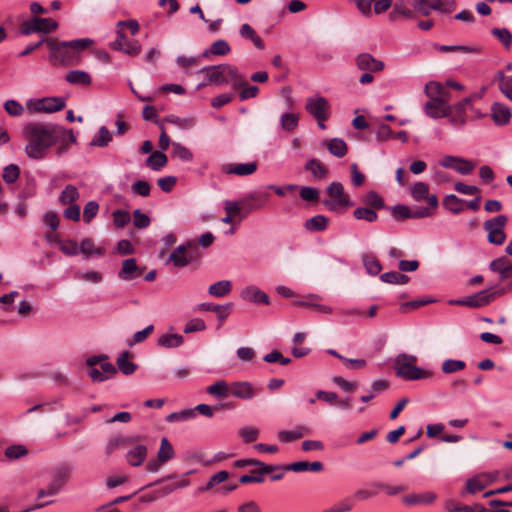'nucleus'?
<instances>
[{
  "label": "nucleus",
  "instance_id": "obj_1",
  "mask_svg": "<svg viewBox=\"0 0 512 512\" xmlns=\"http://www.w3.org/2000/svg\"><path fill=\"white\" fill-rule=\"evenodd\" d=\"M23 134L28 140L25 152L32 159H41L49 147L64 140L66 129L52 123L30 122L24 126Z\"/></svg>",
  "mask_w": 512,
  "mask_h": 512
},
{
  "label": "nucleus",
  "instance_id": "obj_2",
  "mask_svg": "<svg viewBox=\"0 0 512 512\" xmlns=\"http://www.w3.org/2000/svg\"><path fill=\"white\" fill-rule=\"evenodd\" d=\"M46 44L50 50L49 61L53 66H73L79 64L83 51L93 44V40L80 38L71 41H58L48 38Z\"/></svg>",
  "mask_w": 512,
  "mask_h": 512
},
{
  "label": "nucleus",
  "instance_id": "obj_3",
  "mask_svg": "<svg viewBox=\"0 0 512 512\" xmlns=\"http://www.w3.org/2000/svg\"><path fill=\"white\" fill-rule=\"evenodd\" d=\"M198 74L204 75V81L198 85L199 88L208 85L220 86L229 82L233 83L234 88L246 84L245 77L239 73L236 66L231 64L206 66L201 68Z\"/></svg>",
  "mask_w": 512,
  "mask_h": 512
},
{
  "label": "nucleus",
  "instance_id": "obj_4",
  "mask_svg": "<svg viewBox=\"0 0 512 512\" xmlns=\"http://www.w3.org/2000/svg\"><path fill=\"white\" fill-rule=\"evenodd\" d=\"M417 357L406 353L397 355L394 361L396 375L405 380H419L431 376V373L415 365Z\"/></svg>",
  "mask_w": 512,
  "mask_h": 512
},
{
  "label": "nucleus",
  "instance_id": "obj_5",
  "mask_svg": "<svg viewBox=\"0 0 512 512\" xmlns=\"http://www.w3.org/2000/svg\"><path fill=\"white\" fill-rule=\"evenodd\" d=\"M329 199H323L322 203L330 211H338L341 207H350L352 202L345 194L344 187L340 182H332L325 190Z\"/></svg>",
  "mask_w": 512,
  "mask_h": 512
},
{
  "label": "nucleus",
  "instance_id": "obj_6",
  "mask_svg": "<svg viewBox=\"0 0 512 512\" xmlns=\"http://www.w3.org/2000/svg\"><path fill=\"white\" fill-rule=\"evenodd\" d=\"M508 218L506 215H497L496 217L486 220L483 223V228L487 231V240L494 245H501L505 242L506 234L504 228L507 224Z\"/></svg>",
  "mask_w": 512,
  "mask_h": 512
},
{
  "label": "nucleus",
  "instance_id": "obj_7",
  "mask_svg": "<svg viewBox=\"0 0 512 512\" xmlns=\"http://www.w3.org/2000/svg\"><path fill=\"white\" fill-rule=\"evenodd\" d=\"M57 27V22L50 18L33 17L24 21L20 25L19 32L25 36L31 35L33 33L47 34L56 30Z\"/></svg>",
  "mask_w": 512,
  "mask_h": 512
},
{
  "label": "nucleus",
  "instance_id": "obj_8",
  "mask_svg": "<svg viewBox=\"0 0 512 512\" xmlns=\"http://www.w3.org/2000/svg\"><path fill=\"white\" fill-rule=\"evenodd\" d=\"M305 109L316 120H327L329 118L330 104L325 97L307 98Z\"/></svg>",
  "mask_w": 512,
  "mask_h": 512
},
{
  "label": "nucleus",
  "instance_id": "obj_9",
  "mask_svg": "<svg viewBox=\"0 0 512 512\" xmlns=\"http://www.w3.org/2000/svg\"><path fill=\"white\" fill-rule=\"evenodd\" d=\"M505 293V289H499L496 291L482 290L467 297H464V301L466 302L467 307L471 308H481L492 301H494L497 297H500Z\"/></svg>",
  "mask_w": 512,
  "mask_h": 512
},
{
  "label": "nucleus",
  "instance_id": "obj_10",
  "mask_svg": "<svg viewBox=\"0 0 512 512\" xmlns=\"http://www.w3.org/2000/svg\"><path fill=\"white\" fill-rule=\"evenodd\" d=\"M110 46L112 49L121 51L130 56H137L141 52V45L138 41L129 40L121 29L117 30V38Z\"/></svg>",
  "mask_w": 512,
  "mask_h": 512
},
{
  "label": "nucleus",
  "instance_id": "obj_11",
  "mask_svg": "<svg viewBox=\"0 0 512 512\" xmlns=\"http://www.w3.org/2000/svg\"><path fill=\"white\" fill-rule=\"evenodd\" d=\"M424 111L430 118L437 119L451 115L452 107L445 98L433 99L425 103Z\"/></svg>",
  "mask_w": 512,
  "mask_h": 512
},
{
  "label": "nucleus",
  "instance_id": "obj_12",
  "mask_svg": "<svg viewBox=\"0 0 512 512\" xmlns=\"http://www.w3.org/2000/svg\"><path fill=\"white\" fill-rule=\"evenodd\" d=\"M269 194L264 192H253L241 199V205L246 217L254 210L261 209L268 201Z\"/></svg>",
  "mask_w": 512,
  "mask_h": 512
},
{
  "label": "nucleus",
  "instance_id": "obj_13",
  "mask_svg": "<svg viewBox=\"0 0 512 512\" xmlns=\"http://www.w3.org/2000/svg\"><path fill=\"white\" fill-rule=\"evenodd\" d=\"M65 107V101L60 97H47L30 103L29 108L35 112L52 113L62 110Z\"/></svg>",
  "mask_w": 512,
  "mask_h": 512
},
{
  "label": "nucleus",
  "instance_id": "obj_14",
  "mask_svg": "<svg viewBox=\"0 0 512 512\" xmlns=\"http://www.w3.org/2000/svg\"><path fill=\"white\" fill-rule=\"evenodd\" d=\"M437 494L433 491H423L420 493H412L402 498V502L406 506H418V505H432L436 499Z\"/></svg>",
  "mask_w": 512,
  "mask_h": 512
},
{
  "label": "nucleus",
  "instance_id": "obj_15",
  "mask_svg": "<svg viewBox=\"0 0 512 512\" xmlns=\"http://www.w3.org/2000/svg\"><path fill=\"white\" fill-rule=\"evenodd\" d=\"M143 272L144 268L137 265L136 259L129 258L122 262V267L118 272V278L124 281H131L140 277Z\"/></svg>",
  "mask_w": 512,
  "mask_h": 512
},
{
  "label": "nucleus",
  "instance_id": "obj_16",
  "mask_svg": "<svg viewBox=\"0 0 512 512\" xmlns=\"http://www.w3.org/2000/svg\"><path fill=\"white\" fill-rule=\"evenodd\" d=\"M358 69L369 72H379L384 69V63L369 53H361L356 57Z\"/></svg>",
  "mask_w": 512,
  "mask_h": 512
},
{
  "label": "nucleus",
  "instance_id": "obj_17",
  "mask_svg": "<svg viewBox=\"0 0 512 512\" xmlns=\"http://www.w3.org/2000/svg\"><path fill=\"white\" fill-rule=\"evenodd\" d=\"M140 436H123L118 435L108 440L105 451L107 455H110L119 448H126L140 441Z\"/></svg>",
  "mask_w": 512,
  "mask_h": 512
},
{
  "label": "nucleus",
  "instance_id": "obj_18",
  "mask_svg": "<svg viewBox=\"0 0 512 512\" xmlns=\"http://www.w3.org/2000/svg\"><path fill=\"white\" fill-rule=\"evenodd\" d=\"M196 259L193 253H187L184 245L178 246L169 256L168 262H172L175 267L182 268L189 265Z\"/></svg>",
  "mask_w": 512,
  "mask_h": 512
},
{
  "label": "nucleus",
  "instance_id": "obj_19",
  "mask_svg": "<svg viewBox=\"0 0 512 512\" xmlns=\"http://www.w3.org/2000/svg\"><path fill=\"white\" fill-rule=\"evenodd\" d=\"M258 392L249 382H235L230 386V394L243 400L253 398Z\"/></svg>",
  "mask_w": 512,
  "mask_h": 512
},
{
  "label": "nucleus",
  "instance_id": "obj_20",
  "mask_svg": "<svg viewBox=\"0 0 512 512\" xmlns=\"http://www.w3.org/2000/svg\"><path fill=\"white\" fill-rule=\"evenodd\" d=\"M241 297L245 301H250L256 304L268 305L269 296L255 286H248L241 291Z\"/></svg>",
  "mask_w": 512,
  "mask_h": 512
},
{
  "label": "nucleus",
  "instance_id": "obj_21",
  "mask_svg": "<svg viewBox=\"0 0 512 512\" xmlns=\"http://www.w3.org/2000/svg\"><path fill=\"white\" fill-rule=\"evenodd\" d=\"M258 164L255 161L248 163L228 164L223 167V171L227 174H235L237 176H247L253 174L257 170Z\"/></svg>",
  "mask_w": 512,
  "mask_h": 512
},
{
  "label": "nucleus",
  "instance_id": "obj_22",
  "mask_svg": "<svg viewBox=\"0 0 512 512\" xmlns=\"http://www.w3.org/2000/svg\"><path fill=\"white\" fill-rule=\"evenodd\" d=\"M148 449L143 444H137L126 453V461L133 467L141 466L147 458Z\"/></svg>",
  "mask_w": 512,
  "mask_h": 512
},
{
  "label": "nucleus",
  "instance_id": "obj_23",
  "mask_svg": "<svg viewBox=\"0 0 512 512\" xmlns=\"http://www.w3.org/2000/svg\"><path fill=\"white\" fill-rule=\"evenodd\" d=\"M491 118L496 125H506L511 118L510 109L502 103L495 102L491 106Z\"/></svg>",
  "mask_w": 512,
  "mask_h": 512
},
{
  "label": "nucleus",
  "instance_id": "obj_24",
  "mask_svg": "<svg viewBox=\"0 0 512 512\" xmlns=\"http://www.w3.org/2000/svg\"><path fill=\"white\" fill-rule=\"evenodd\" d=\"M489 268L494 272H498L501 280H505L512 275V264L506 257L494 259L490 263Z\"/></svg>",
  "mask_w": 512,
  "mask_h": 512
},
{
  "label": "nucleus",
  "instance_id": "obj_25",
  "mask_svg": "<svg viewBox=\"0 0 512 512\" xmlns=\"http://www.w3.org/2000/svg\"><path fill=\"white\" fill-rule=\"evenodd\" d=\"M235 466L238 468H243L246 466H257L258 469L253 470V472H259L261 474H269L273 471H276L279 467L274 465H267L264 462L257 459H240L235 462Z\"/></svg>",
  "mask_w": 512,
  "mask_h": 512
},
{
  "label": "nucleus",
  "instance_id": "obj_26",
  "mask_svg": "<svg viewBox=\"0 0 512 512\" xmlns=\"http://www.w3.org/2000/svg\"><path fill=\"white\" fill-rule=\"evenodd\" d=\"M305 170L309 171L316 180L325 179L328 175V168L320 160L315 158L306 162Z\"/></svg>",
  "mask_w": 512,
  "mask_h": 512
},
{
  "label": "nucleus",
  "instance_id": "obj_27",
  "mask_svg": "<svg viewBox=\"0 0 512 512\" xmlns=\"http://www.w3.org/2000/svg\"><path fill=\"white\" fill-rule=\"evenodd\" d=\"M71 473L72 467L67 464H62L54 470L51 482L62 489L64 485L69 481Z\"/></svg>",
  "mask_w": 512,
  "mask_h": 512
},
{
  "label": "nucleus",
  "instance_id": "obj_28",
  "mask_svg": "<svg viewBox=\"0 0 512 512\" xmlns=\"http://www.w3.org/2000/svg\"><path fill=\"white\" fill-rule=\"evenodd\" d=\"M65 80L72 85L81 86H88L92 82L91 76L83 70L69 71L65 76Z\"/></svg>",
  "mask_w": 512,
  "mask_h": 512
},
{
  "label": "nucleus",
  "instance_id": "obj_29",
  "mask_svg": "<svg viewBox=\"0 0 512 512\" xmlns=\"http://www.w3.org/2000/svg\"><path fill=\"white\" fill-rule=\"evenodd\" d=\"M233 308V304L232 303H227L225 305H215V304H212V303H202L199 305V309L200 310H203V311H212V313H217L218 314V319L220 321H223L225 320L231 310Z\"/></svg>",
  "mask_w": 512,
  "mask_h": 512
},
{
  "label": "nucleus",
  "instance_id": "obj_30",
  "mask_svg": "<svg viewBox=\"0 0 512 512\" xmlns=\"http://www.w3.org/2000/svg\"><path fill=\"white\" fill-rule=\"evenodd\" d=\"M320 297L316 294H309L306 299L298 300L294 302V306L297 307H311L320 313L330 314L332 312L331 307L321 304H316L314 300H318Z\"/></svg>",
  "mask_w": 512,
  "mask_h": 512
},
{
  "label": "nucleus",
  "instance_id": "obj_31",
  "mask_svg": "<svg viewBox=\"0 0 512 512\" xmlns=\"http://www.w3.org/2000/svg\"><path fill=\"white\" fill-rule=\"evenodd\" d=\"M310 433V429L305 426H298L293 430H282L278 432V439L281 442H291Z\"/></svg>",
  "mask_w": 512,
  "mask_h": 512
},
{
  "label": "nucleus",
  "instance_id": "obj_32",
  "mask_svg": "<svg viewBox=\"0 0 512 512\" xmlns=\"http://www.w3.org/2000/svg\"><path fill=\"white\" fill-rule=\"evenodd\" d=\"M425 94L433 99H448L449 92L439 83L435 81H431L425 86Z\"/></svg>",
  "mask_w": 512,
  "mask_h": 512
},
{
  "label": "nucleus",
  "instance_id": "obj_33",
  "mask_svg": "<svg viewBox=\"0 0 512 512\" xmlns=\"http://www.w3.org/2000/svg\"><path fill=\"white\" fill-rule=\"evenodd\" d=\"M326 147L330 154L338 158L344 157L348 151L346 142L341 138H333L327 141Z\"/></svg>",
  "mask_w": 512,
  "mask_h": 512
},
{
  "label": "nucleus",
  "instance_id": "obj_34",
  "mask_svg": "<svg viewBox=\"0 0 512 512\" xmlns=\"http://www.w3.org/2000/svg\"><path fill=\"white\" fill-rule=\"evenodd\" d=\"M79 253L83 254L85 259H88L92 255L103 256L105 251L101 247H95L92 239L85 238L79 245Z\"/></svg>",
  "mask_w": 512,
  "mask_h": 512
},
{
  "label": "nucleus",
  "instance_id": "obj_35",
  "mask_svg": "<svg viewBox=\"0 0 512 512\" xmlns=\"http://www.w3.org/2000/svg\"><path fill=\"white\" fill-rule=\"evenodd\" d=\"M131 354L129 351H123L117 358V366L124 375H131L135 372L137 365L129 361Z\"/></svg>",
  "mask_w": 512,
  "mask_h": 512
},
{
  "label": "nucleus",
  "instance_id": "obj_36",
  "mask_svg": "<svg viewBox=\"0 0 512 512\" xmlns=\"http://www.w3.org/2000/svg\"><path fill=\"white\" fill-rule=\"evenodd\" d=\"M240 36L245 39H249L253 42L256 48L264 49L265 44L263 40L257 35L256 31L247 23L240 27Z\"/></svg>",
  "mask_w": 512,
  "mask_h": 512
},
{
  "label": "nucleus",
  "instance_id": "obj_37",
  "mask_svg": "<svg viewBox=\"0 0 512 512\" xmlns=\"http://www.w3.org/2000/svg\"><path fill=\"white\" fill-rule=\"evenodd\" d=\"M232 284L229 280H221L209 286L208 292L214 297H224L231 292Z\"/></svg>",
  "mask_w": 512,
  "mask_h": 512
},
{
  "label": "nucleus",
  "instance_id": "obj_38",
  "mask_svg": "<svg viewBox=\"0 0 512 512\" xmlns=\"http://www.w3.org/2000/svg\"><path fill=\"white\" fill-rule=\"evenodd\" d=\"M328 218L324 215H316L305 221V228L308 231H324L328 225Z\"/></svg>",
  "mask_w": 512,
  "mask_h": 512
},
{
  "label": "nucleus",
  "instance_id": "obj_39",
  "mask_svg": "<svg viewBox=\"0 0 512 512\" xmlns=\"http://www.w3.org/2000/svg\"><path fill=\"white\" fill-rule=\"evenodd\" d=\"M231 51L230 45L226 40L219 39L211 44L208 50L203 53V56L207 57L209 54L216 56L227 55Z\"/></svg>",
  "mask_w": 512,
  "mask_h": 512
},
{
  "label": "nucleus",
  "instance_id": "obj_40",
  "mask_svg": "<svg viewBox=\"0 0 512 512\" xmlns=\"http://www.w3.org/2000/svg\"><path fill=\"white\" fill-rule=\"evenodd\" d=\"M167 164V156L160 152L154 151L146 159V165L154 171H160Z\"/></svg>",
  "mask_w": 512,
  "mask_h": 512
},
{
  "label": "nucleus",
  "instance_id": "obj_41",
  "mask_svg": "<svg viewBox=\"0 0 512 512\" xmlns=\"http://www.w3.org/2000/svg\"><path fill=\"white\" fill-rule=\"evenodd\" d=\"M184 342V338L180 334H163L158 338V345L165 348H175Z\"/></svg>",
  "mask_w": 512,
  "mask_h": 512
},
{
  "label": "nucleus",
  "instance_id": "obj_42",
  "mask_svg": "<svg viewBox=\"0 0 512 512\" xmlns=\"http://www.w3.org/2000/svg\"><path fill=\"white\" fill-rule=\"evenodd\" d=\"M78 189L73 185H67L59 195L58 201L61 205L72 204L79 198Z\"/></svg>",
  "mask_w": 512,
  "mask_h": 512
},
{
  "label": "nucleus",
  "instance_id": "obj_43",
  "mask_svg": "<svg viewBox=\"0 0 512 512\" xmlns=\"http://www.w3.org/2000/svg\"><path fill=\"white\" fill-rule=\"evenodd\" d=\"M174 456L175 452L173 446L166 437H163L160 442V448L157 452V457L160 459V461H164L166 463L173 459Z\"/></svg>",
  "mask_w": 512,
  "mask_h": 512
},
{
  "label": "nucleus",
  "instance_id": "obj_44",
  "mask_svg": "<svg viewBox=\"0 0 512 512\" xmlns=\"http://www.w3.org/2000/svg\"><path fill=\"white\" fill-rule=\"evenodd\" d=\"M112 140V135L106 126H101L98 133L90 142L91 146L106 147Z\"/></svg>",
  "mask_w": 512,
  "mask_h": 512
},
{
  "label": "nucleus",
  "instance_id": "obj_45",
  "mask_svg": "<svg viewBox=\"0 0 512 512\" xmlns=\"http://www.w3.org/2000/svg\"><path fill=\"white\" fill-rule=\"evenodd\" d=\"M437 49L440 52H461V53H480V48L477 46H468V45H437Z\"/></svg>",
  "mask_w": 512,
  "mask_h": 512
},
{
  "label": "nucleus",
  "instance_id": "obj_46",
  "mask_svg": "<svg viewBox=\"0 0 512 512\" xmlns=\"http://www.w3.org/2000/svg\"><path fill=\"white\" fill-rule=\"evenodd\" d=\"M491 34L504 46L510 49L512 45V33L507 28H493Z\"/></svg>",
  "mask_w": 512,
  "mask_h": 512
},
{
  "label": "nucleus",
  "instance_id": "obj_47",
  "mask_svg": "<svg viewBox=\"0 0 512 512\" xmlns=\"http://www.w3.org/2000/svg\"><path fill=\"white\" fill-rule=\"evenodd\" d=\"M362 202L367 205V207L375 210V209H381L385 207L383 199L379 196L378 193L375 191H369L367 192L363 198Z\"/></svg>",
  "mask_w": 512,
  "mask_h": 512
},
{
  "label": "nucleus",
  "instance_id": "obj_48",
  "mask_svg": "<svg viewBox=\"0 0 512 512\" xmlns=\"http://www.w3.org/2000/svg\"><path fill=\"white\" fill-rule=\"evenodd\" d=\"M207 393L218 398H223L229 395L230 387H228L224 380H220L208 386Z\"/></svg>",
  "mask_w": 512,
  "mask_h": 512
},
{
  "label": "nucleus",
  "instance_id": "obj_49",
  "mask_svg": "<svg viewBox=\"0 0 512 512\" xmlns=\"http://www.w3.org/2000/svg\"><path fill=\"white\" fill-rule=\"evenodd\" d=\"M353 216L357 220H365L369 223H373L378 219V214L375 210L369 207H358L353 211Z\"/></svg>",
  "mask_w": 512,
  "mask_h": 512
},
{
  "label": "nucleus",
  "instance_id": "obj_50",
  "mask_svg": "<svg viewBox=\"0 0 512 512\" xmlns=\"http://www.w3.org/2000/svg\"><path fill=\"white\" fill-rule=\"evenodd\" d=\"M463 200L454 194L447 195L443 200V206L453 214H459L463 211Z\"/></svg>",
  "mask_w": 512,
  "mask_h": 512
},
{
  "label": "nucleus",
  "instance_id": "obj_51",
  "mask_svg": "<svg viewBox=\"0 0 512 512\" xmlns=\"http://www.w3.org/2000/svg\"><path fill=\"white\" fill-rule=\"evenodd\" d=\"M299 122V116L295 113H284L280 117V125L287 132L293 131Z\"/></svg>",
  "mask_w": 512,
  "mask_h": 512
},
{
  "label": "nucleus",
  "instance_id": "obj_52",
  "mask_svg": "<svg viewBox=\"0 0 512 512\" xmlns=\"http://www.w3.org/2000/svg\"><path fill=\"white\" fill-rule=\"evenodd\" d=\"M172 155L186 162L193 160V153L181 143H172Z\"/></svg>",
  "mask_w": 512,
  "mask_h": 512
},
{
  "label": "nucleus",
  "instance_id": "obj_53",
  "mask_svg": "<svg viewBox=\"0 0 512 512\" xmlns=\"http://www.w3.org/2000/svg\"><path fill=\"white\" fill-rule=\"evenodd\" d=\"M484 476H475L466 481V493L475 494L482 491L486 486L487 482L483 480Z\"/></svg>",
  "mask_w": 512,
  "mask_h": 512
},
{
  "label": "nucleus",
  "instance_id": "obj_54",
  "mask_svg": "<svg viewBox=\"0 0 512 512\" xmlns=\"http://www.w3.org/2000/svg\"><path fill=\"white\" fill-rule=\"evenodd\" d=\"M371 487L383 490L388 496H394L406 491V487L403 485H390L383 482H373L371 483Z\"/></svg>",
  "mask_w": 512,
  "mask_h": 512
},
{
  "label": "nucleus",
  "instance_id": "obj_55",
  "mask_svg": "<svg viewBox=\"0 0 512 512\" xmlns=\"http://www.w3.org/2000/svg\"><path fill=\"white\" fill-rule=\"evenodd\" d=\"M362 260H363V264H364L367 272L370 275L376 276L382 270V266H381L380 262L375 257H373L371 255H364L362 257Z\"/></svg>",
  "mask_w": 512,
  "mask_h": 512
},
{
  "label": "nucleus",
  "instance_id": "obj_56",
  "mask_svg": "<svg viewBox=\"0 0 512 512\" xmlns=\"http://www.w3.org/2000/svg\"><path fill=\"white\" fill-rule=\"evenodd\" d=\"M465 366L462 360L447 359L442 363L441 370L445 374H451L463 370Z\"/></svg>",
  "mask_w": 512,
  "mask_h": 512
},
{
  "label": "nucleus",
  "instance_id": "obj_57",
  "mask_svg": "<svg viewBox=\"0 0 512 512\" xmlns=\"http://www.w3.org/2000/svg\"><path fill=\"white\" fill-rule=\"evenodd\" d=\"M57 244L59 245V249L67 256H76L79 254V245L75 240H66L61 241L57 240Z\"/></svg>",
  "mask_w": 512,
  "mask_h": 512
},
{
  "label": "nucleus",
  "instance_id": "obj_58",
  "mask_svg": "<svg viewBox=\"0 0 512 512\" xmlns=\"http://www.w3.org/2000/svg\"><path fill=\"white\" fill-rule=\"evenodd\" d=\"M225 212L234 217H239L240 219L245 218L244 212L241 205V200L239 201H230L227 200L224 203Z\"/></svg>",
  "mask_w": 512,
  "mask_h": 512
},
{
  "label": "nucleus",
  "instance_id": "obj_59",
  "mask_svg": "<svg viewBox=\"0 0 512 512\" xmlns=\"http://www.w3.org/2000/svg\"><path fill=\"white\" fill-rule=\"evenodd\" d=\"M429 193V186L424 182H416L411 188V196L416 201H422Z\"/></svg>",
  "mask_w": 512,
  "mask_h": 512
},
{
  "label": "nucleus",
  "instance_id": "obj_60",
  "mask_svg": "<svg viewBox=\"0 0 512 512\" xmlns=\"http://www.w3.org/2000/svg\"><path fill=\"white\" fill-rule=\"evenodd\" d=\"M395 15H401L406 18H412L413 12L405 5L403 0H395L393 10L390 13V18L393 19Z\"/></svg>",
  "mask_w": 512,
  "mask_h": 512
},
{
  "label": "nucleus",
  "instance_id": "obj_61",
  "mask_svg": "<svg viewBox=\"0 0 512 512\" xmlns=\"http://www.w3.org/2000/svg\"><path fill=\"white\" fill-rule=\"evenodd\" d=\"M392 216L397 221L411 218V208L406 205L398 204L389 208Z\"/></svg>",
  "mask_w": 512,
  "mask_h": 512
},
{
  "label": "nucleus",
  "instance_id": "obj_62",
  "mask_svg": "<svg viewBox=\"0 0 512 512\" xmlns=\"http://www.w3.org/2000/svg\"><path fill=\"white\" fill-rule=\"evenodd\" d=\"M20 175V169L15 164H10L3 169V180L8 183H14Z\"/></svg>",
  "mask_w": 512,
  "mask_h": 512
},
{
  "label": "nucleus",
  "instance_id": "obj_63",
  "mask_svg": "<svg viewBox=\"0 0 512 512\" xmlns=\"http://www.w3.org/2000/svg\"><path fill=\"white\" fill-rule=\"evenodd\" d=\"M374 132H375L377 140L380 142H385L394 137V134H393L391 128L385 123H380L375 128Z\"/></svg>",
  "mask_w": 512,
  "mask_h": 512
},
{
  "label": "nucleus",
  "instance_id": "obj_64",
  "mask_svg": "<svg viewBox=\"0 0 512 512\" xmlns=\"http://www.w3.org/2000/svg\"><path fill=\"white\" fill-rule=\"evenodd\" d=\"M354 504L351 499L345 498L333 506L323 510V512H348L351 511Z\"/></svg>",
  "mask_w": 512,
  "mask_h": 512
}]
</instances>
